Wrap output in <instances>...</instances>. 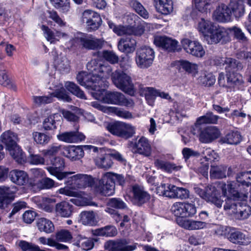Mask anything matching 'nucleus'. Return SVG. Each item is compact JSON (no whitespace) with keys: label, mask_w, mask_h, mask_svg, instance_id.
Instances as JSON below:
<instances>
[{"label":"nucleus","mask_w":251,"mask_h":251,"mask_svg":"<svg viewBox=\"0 0 251 251\" xmlns=\"http://www.w3.org/2000/svg\"><path fill=\"white\" fill-rule=\"evenodd\" d=\"M153 42L156 46L161 47L169 52H174L179 49L178 42L166 36H155Z\"/></svg>","instance_id":"18"},{"label":"nucleus","mask_w":251,"mask_h":251,"mask_svg":"<svg viewBox=\"0 0 251 251\" xmlns=\"http://www.w3.org/2000/svg\"><path fill=\"white\" fill-rule=\"evenodd\" d=\"M27 203L24 201H18L12 205V209L8 217L11 218L15 214L20 212L22 209L26 208Z\"/></svg>","instance_id":"56"},{"label":"nucleus","mask_w":251,"mask_h":251,"mask_svg":"<svg viewBox=\"0 0 251 251\" xmlns=\"http://www.w3.org/2000/svg\"><path fill=\"white\" fill-rule=\"evenodd\" d=\"M214 19L219 22L226 23L231 20V11L228 5L221 3L213 13Z\"/></svg>","instance_id":"22"},{"label":"nucleus","mask_w":251,"mask_h":251,"mask_svg":"<svg viewBox=\"0 0 251 251\" xmlns=\"http://www.w3.org/2000/svg\"><path fill=\"white\" fill-rule=\"evenodd\" d=\"M93 233L96 236L112 237L117 234V231L115 226L109 225L93 230Z\"/></svg>","instance_id":"39"},{"label":"nucleus","mask_w":251,"mask_h":251,"mask_svg":"<svg viewBox=\"0 0 251 251\" xmlns=\"http://www.w3.org/2000/svg\"><path fill=\"white\" fill-rule=\"evenodd\" d=\"M58 139L66 143H77L84 140L85 137L81 132L76 131L65 132L57 135Z\"/></svg>","instance_id":"25"},{"label":"nucleus","mask_w":251,"mask_h":251,"mask_svg":"<svg viewBox=\"0 0 251 251\" xmlns=\"http://www.w3.org/2000/svg\"><path fill=\"white\" fill-rule=\"evenodd\" d=\"M215 77L214 75L211 73L204 72L199 77V82L205 86H211L215 82Z\"/></svg>","instance_id":"50"},{"label":"nucleus","mask_w":251,"mask_h":251,"mask_svg":"<svg viewBox=\"0 0 251 251\" xmlns=\"http://www.w3.org/2000/svg\"><path fill=\"white\" fill-rule=\"evenodd\" d=\"M234 217L238 220L247 219L251 214V207L241 202L237 204V209H234L233 213Z\"/></svg>","instance_id":"31"},{"label":"nucleus","mask_w":251,"mask_h":251,"mask_svg":"<svg viewBox=\"0 0 251 251\" xmlns=\"http://www.w3.org/2000/svg\"><path fill=\"white\" fill-rule=\"evenodd\" d=\"M131 193L132 202L138 206L146 203L151 199V195L143 187L137 184L132 187Z\"/></svg>","instance_id":"16"},{"label":"nucleus","mask_w":251,"mask_h":251,"mask_svg":"<svg viewBox=\"0 0 251 251\" xmlns=\"http://www.w3.org/2000/svg\"><path fill=\"white\" fill-rule=\"evenodd\" d=\"M96 165L100 168L108 169L111 167L113 162L110 154H104L95 159Z\"/></svg>","instance_id":"37"},{"label":"nucleus","mask_w":251,"mask_h":251,"mask_svg":"<svg viewBox=\"0 0 251 251\" xmlns=\"http://www.w3.org/2000/svg\"><path fill=\"white\" fill-rule=\"evenodd\" d=\"M228 240L231 243L241 245H247L250 241L248 237L239 230L231 227L227 235Z\"/></svg>","instance_id":"24"},{"label":"nucleus","mask_w":251,"mask_h":251,"mask_svg":"<svg viewBox=\"0 0 251 251\" xmlns=\"http://www.w3.org/2000/svg\"><path fill=\"white\" fill-rule=\"evenodd\" d=\"M197 134L199 135L200 141L203 143H210L218 139L221 135V132L218 128L215 126H207L203 129H200Z\"/></svg>","instance_id":"13"},{"label":"nucleus","mask_w":251,"mask_h":251,"mask_svg":"<svg viewBox=\"0 0 251 251\" xmlns=\"http://www.w3.org/2000/svg\"><path fill=\"white\" fill-rule=\"evenodd\" d=\"M228 192L229 196L225 201L226 202L224 208L225 210H231V212L233 214L234 209H237V204H239L240 201L245 199L234 198L231 193L228 191Z\"/></svg>","instance_id":"44"},{"label":"nucleus","mask_w":251,"mask_h":251,"mask_svg":"<svg viewBox=\"0 0 251 251\" xmlns=\"http://www.w3.org/2000/svg\"><path fill=\"white\" fill-rule=\"evenodd\" d=\"M185 202H176L171 208L174 214L177 217L176 221L178 225L188 230H199L206 228L208 223L193 220L183 219L184 218V211Z\"/></svg>","instance_id":"3"},{"label":"nucleus","mask_w":251,"mask_h":251,"mask_svg":"<svg viewBox=\"0 0 251 251\" xmlns=\"http://www.w3.org/2000/svg\"><path fill=\"white\" fill-rule=\"evenodd\" d=\"M196 8L200 12H206L210 9L212 0H194Z\"/></svg>","instance_id":"53"},{"label":"nucleus","mask_w":251,"mask_h":251,"mask_svg":"<svg viewBox=\"0 0 251 251\" xmlns=\"http://www.w3.org/2000/svg\"><path fill=\"white\" fill-rule=\"evenodd\" d=\"M34 141L39 144H47L50 140V137L42 133L35 132L32 134Z\"/></svg>","instance_id":"60"},{"label":"nucleus","mask_w":251,"mask_h":251,"mask_svg":"<svg viewBox=\"0 0 251 251\" xmlns=\"http://www.w3.org/2000/svg\"><path fill=\"white\" fill-rule=\"evenodd\" d=\"M41 29L44 32L45 37L48 41L50 42V43H52L54 41V40L55 39V36L65 38L68 36L65 33L60 31H56V35H55L52 31H51L48 26L45 25H42Z\"/></svg>","instance_id":"47"},{"label":"nucleus","mask_w":251,"mask_h":251,"mask_svg":"<svg viewBox=\"0 0 251 251\" xmlns=\"http://www.w3.org/2000/svg\"><path fill=\"white\" fill-rule=\"evenodd\" d=\"M17 140V135L10 130L4 132L0 136V140L5 145L7 150L15 147Z\"/></svg>","instance_id":"27"},{"label":"nucleus","mask_w":251,"mask_h":251,"mask_svg":"<svg viewBox=\"0 0 251 251\" xmlns=\"http://www.w3.org/2000/svg\"><path fill=\"white\" fill-rule=\"evenodd\" d=\"M7 150L9 151L11 156L19 164H22L25 162V154L18 145Z\"/></svg>","instance_id":"43"},{"label":"nucleus","mask_w":251,"mask_h":251,"mask_svg":"<svg viewBox=\"0 0 251 251\" xmlns=\"http://www.w3.org/2000/svg\"><path fill=\"white\" fill-rule=\"evenodd\" d=\"M66 178L68 179L65 183L71 188L82 189L94 185L95 191L104 196H111L114 193L116 183L123 185L125 182L123 175L112 172L104 173L96 182L91 176L82 174L68 176Z\"/></svg>","instance_id":"1"},{"label":"nucleus","mask_w":251,"mask_h":251,"mask_svg":"<svg viewBox=\"0 0 251 251\" xmlns=\"http://www.w3.org/2000/svg\"><path fill=\"white\" fill-rule=\"evenodd\" d=\"M9 177L13 183L19 185H25L28 180V176L26 172L17 170L11 171L9 174Z\"/></svg>","instance_id":"29"},{"label":"nucleus","mask_w":251,"mask_h":251,"mask_svg":"<svg viewBox=\"0 0 251 251\" xmlns=\"http://www.w3.org/2000/svg\"><path fill=\"white\" fill-rule=\"evenodd\" d=\"M127 2L139 15L145 19L148 18L149 13L139 1L137 0H127Z\"/></svg>","instance_id":"42"},{"label":"nucleus","mask_w":251,"mask_h":251,"mask_svg":"<svg viewBox=\"0 0 251 251\" xmlns=\"http://www.w3.org/2000/svg\"><path fill=\"white\" fill-rule=\"evenodd\" d=\"M40 203L41 209L47 212H52L54 210V205L56 199L53 198L42 197Z\"/></svg>","instance_id":"45"},{"label":"nucleus","mask_w":251,"mask_h":251,"mask_svg":"<svg viewBox=\"0 0 251 251\" xmlns=\"http://www.w3.org/2000/svg\"><path fill=\"white\" fill-rule=\"evenodd\" d=\"M107 24L109 28L119 36H124L125 34H134L135 36H140L144 32V29L141 25L137 26H117L111 21H108Z\"/></svg>","instance_id":"14"},{"label":"nucleus","mask_w":251,"mask_h":251,"mask_svg":"<svg viewBox=\"0 0 251 251\" xmlns=\"http://www.w3.org/2000/svg\"><path fill=\"white\" fill-rule=\"evenodd\" d=\"M55 211L61 217H70L73 213V206L68 202L62 201L56 204Z\"/></svg>","instance_id":"30"},{"label":"nucleus","mask_w":251,"mask_h":251,"mask_svg":"<svg viewBox=\"0 0 251 251\" xmlns=\"http://www.w3.org/2000/svg\"><path fill=\"white\" fill-rule=\"evenodd\" d=\"M155 5L157 11L162 14L168 15L173 10L172 0H167L163 2L157 3Z\"/></svg>","instance_id":"46"},{"label":"nucleus","mask_w":251,"mask_h":251,"mask_svg":"<svg viewBox=\"0 0 251 251\" xmlns=\"http://www.w3.org/2000/svg\"><path fill=\"white\" fill-rule=\"evenodd\" d=\"M54 2V6L57 8H60L63 13L69 11L70 6L69 0H51Z\"/></svg>","instance_id":"58"},{"label":"nucleus","mask_w":251,"mask_h":251,"mask_svg":"<svg viewBox=\"0 0 251 251\" xmlns=\"http://www.w3.org/2000/svg\"><path fill=\"white\" fill-rule=\"evenodd\" d=\"M181 44L186 52L193 56L201 58L205 54L202 45L198 41L185 38L182 40Z\"/></svg>","instance_id":"15"},{"label":"nucleus","mask_w":251,"mask_h":251,"mask_svg":"<svg viewBox=\"0 0 251 251\" xmlns=\"http://www.w3.org/2000/svg\"><path fill=\"white\" fill-rule=\"evenodd\" d=\"M51 96H52V98L53 97H56L59 100H62L64 101L70 102L71 101V98L68 95L66 90L63 87L59 89L56 90L51 94Z\"/></svg>","instance_id":"54"},{"label":"nucleus","mask_w":251,"mask_h":251,"mask_svg":"<svg viewBox=\"0 0 251 251\" xmlns=\"http://www.w3.org/2000/svg\"><path fill=\"white\" fill-rule=\"evenodd\" d=\"M151 151V147L148 140L144 137H142L134 143L132 148L133 152L139 153L145 157L150 156Z\"/></svg>","instance_id":"23"},{"label":"nucleus","mask_w":251,"mask_h":251,"mask_svg":"<svg viewBox=\"0 0 251 251\" xmlns=\"http://www.w3.org/2000/svg\"><path fill=\"white\" fill-rule=\"evenodd\" d=\"M92 95L95 99L101 100L105 103L117 104L128 107H132L134 105L132 100L126 99L124 95L120 92H109L102 96L101 92H95L92 93Z\"/></svg>","instance_id":"4"},{"label":"nucleus","mask_w":251,"mask_h":251,"mask_svg":"<svg viewBox=\"0 0 251 251\" xmlns=\"http://www.w3.org/2000/svg\"><path fill=\"white\" fill-rule=\"evenodd\" d=\"M73 41L80 48L86 50H100L102 48L104 43L102 39L87 33L79 34L75 37Z\"/></svg>","instance_id":"5"},{"label":"nucleus","mask_w":251,"mask_h":251,"mask_svg":"<svg viewBox=\"0 0 251 251\" xmlns=\"http://www.w3.org/2000/svg\"><path fill=\"white\" fill-rule=\"evenodd\" d=\"M180 66L186 72L195 74L198 72V65L194 63H192L186 60H181L179 61Z\"/></svg>","instance_id":"52"},{"label":"nucleus","mask_w":251,"mask_h":251,"mask_svg":"<svg viewBox=\"0 0 251 251\" xmlns=\"http://www.w3.org/2000/svg\"><path fill=\"white\" fill-rule=\"evenodd\" d=\"M154 165L156 167L169 173L172 172L174 171L179 170L181 168L180 166H176L174 163L159 159L155 161Z\"/></svg>","instance_id":"41"},{"label":"nucleus","mask_w":251,"mask_h":251,"mask_svg":"<svg viewBox=\"0 0 251 251\" xmlns=\"http://www.w3.org/2000/svg\"><path fill=\"white\" fill-rule=\"evenodd\" d=\"M216 26V25L212 22L207 20H205L203 18H201L199 22L198 28L199 31L203 34L205 39L206 36L207 35H209Z\"/></svg>","instance_id":"34"},{"label":"nucleus","mask_w":251,"mask_h":251,"mask_svg":"<svg viewBox=\"0 0 251 251\" xmlns=\"http://www.w3.org/2000/svg\"><path fill=\"white\" fill-rule=\"evenodd\" d=\"M206 41L209 44H226L230 38L227 30L223 27H215L209 35L206 36Z\"/></svg>","instance_id":"11"},{"label":"nucleus","mask_w":251,"mask_h":251,"mask_svg":"<svg viewBox=\"0 0 251 251\" xmlns=\"http://www.w3.org/2000/svg\"><path fill=\"white\" fill-rule=\"evenodd\" d=\"M92 150L94 152L98 151V148L92 145L83 146H67L63 147L62 154L72 160H77L82 158L84 154V151Z\"/></svg>","instance_id":"10"},{"label":"nucleus","mask_w":251,"mask_h":251,"mask_svg":"<svg viewBox=\"0 0 251 251\" xmlns=\"http://www.w3.org/2000/svg\"><path fill=\"white\" fill-rule=\"evenodd\" d=\"M80 216V221L84 225L92 226L97 223L96 215L93 211H83Z\"/></svg>","instance_id":"40"},{"label":"nucleus","mask_w":251,"mask_h":251,"mask_svg":"<svg viewBox=\"0 0 251 251\" xmlns=\"http://www.w3.org/2000/svg\"><path fill=\"white\" fill-rule=\"evenodd\" d=\"M219 119V117L214 115L212 112H207L204 116H201L197 119L195 125L192 127L191 131L192 134H197L200 129L201 125L204 124H216Z\"/></svg>","instance_id":"21"},{"label":"nucleus","mask_w":251,"mask_h":251,"mask_svg":"<svg viewBox=\"0 0 251 251\" xmlns=\"http://www.w3.org/2000/svg\"><path fill=\"white\" fill-rule=\"evenodd\" d=\"M249 172H242L236 176V182L232 181L227 185L224 184L221 186L224 196L227 194L226 189L231 193L234 198L246 199L250 193L249 183Z\"/></svg>","instance_id":"2"},{"label":"nucleus","mask_w":251,"mask_h":251,"mask_svg":"<svg viewBox=\"0 0 251 251\" xmlns=\"http://www.w3.org/2000/svg\"><path fill=\"white\" fill-rule=\"evenodd\" d=\"M107 129L113 135L125 139L131 137L135 133L134 126L123 122L109 124Z\"/></svg>","instance_id":"9"},{"label":"nucleus","mask_w":251,"mask_h":251,"mask_svg":"<svg viewBox=\"0 0 251 251\" xmlns=\"http://www.w3.org/2000/svg\"><path fill=\"white\" fill-rule=\"evenodd\" d=\"M50 166L46 168L48 172L58 180H62L74 173L73 172H62L65 167L64 159L60 156L50 157Z\"/></svg>","instance_id":"7"},{"label":"nucleus","mask_w":251,"mask_h":251,"mask_svg":"<svg viewBox=\"0 0 251 251\" xmlns=\"http://www.w3.org/2000/svg\"><path fill=\"white\" fill-rule=\"evenodd\" d=\"M82 20L86 23L87 30L90 32L97 30L102 23L100 15L91 10H86L83 12Z\"/></svg>","instance_id":"12"},{"label":"nucleus","mask_w":251,"mask_h":251,"mask_svg":"<svg viewBox=\"0 0 251 251\" xmlns=\"http://www.w3.org/2000/svg\"><path fill=\"white\" fill-rule=\"evenodd\" d=\"M55 237L58 242H70L73 239V235L69 230L63 229L55 233Z\"/></svg>","instance_id":"48"},{"label":"nucleus","mask_w":251,"mask_h":251,"mask_svg":"<svg viewBox=\"0 0 251 251\" xmlns=\"http://www.w3.org/2000/svg\"><path fill=\"white\" fill-rule=\"evenodd\" d=\"M66 88L73 95L82 99H86L85 94L75 83L72 82H67L65 83Z\"/></svg>","instance_id":"49"},{"label":"nucleus","mask_w":251,"mask_h":251,"mask_svg":"<svg viewBox=\"0 0 251 251\" xmlns=\"http://www.w3.org/2000/svg\"><path fill=\"white\" fill-rule=\"evenodd\" d=\"M210 176L215 178H223L226 177V169L220 166H211L210 170Z\"/></svg>","instance_id":"51"},{"label":"nucleus","mask_w":251,"mask_h":251,"mask_svg":"<svg viewBox=\"0 0 251 251\" xmlns=\"http://www.w3.org/2000/svg\"><path fill=\"white\" fill-rule=\"evenodd\" d=\"M184 208V218L192 217L196 213V207L192 203L185 202Z\"/></svg>","instance_id":"64"},{"label":"nucleus","mask_w":251,"mask_h":251,"mask_svg":"<svg viewBox=\"0 0 251 251\" xmlns=\"http://www.w3.org/2000/svg\"><path fill=\"white\" fill-rule=\"evenodd\" d=\"M75 245L83 250L89 251L93 248L94 240L93 238H87L79 235L77 237Z\"/></svg>","instance_id":"38"},{"label":"nucleus","mask_w":251,"mask_h":251,"mask_svg":"<svg viewBox=\"0 0 251 251\" xmlns=\"http://www.w3.org/2000/svg\"><path fill=\"white\" fill-rule=\"evenodd\" d=\"M14 199V194L9 187L0 186V208L4 209Z\"/></svg>","instance_id":"26"},{"label":"nucleus","mask_w":251,"mask_h":251,"mask_svg":"<svg viewBox=\"0 0 251 251\" xmlns=\"http://www.w3.org/2000/svg\"><path fill=\"white\" fill-rule=\"evenodd\" d=\"M114 84L119 89L130 95H133L134 85L131 77L123 71L117 70L112 73Z\"/></svg>","instance_id":"6"},{"label":"nucleus","mask_w":251,"mask_h":251,"mask_svg":"<svg viewBox=\"0 0 251 251\" xmlns=\"http://www.w3.org/2000/svg\"><path fill=\"white\" fill-rule=\"evenodd\" d=\"M114 112L117 116L125 119L132 118V114L128 111L116 107H109V111Z\"/></svg>","instance_id":"63"},{"label":"nucleus","mask_w":251,"mask_h":251,"mask_svg":"<svg viewBox=\"0 0 251 251\" xmlns=\"http://www.w3.org/2000/svg\"><path fill=\"white\" fill-rule=\"evenodd\" d=\"M224 62L226 65L225 69L226 73H236L243 68L242 63L234 58H226Z\"/></svg>","instance_id":"36"},{"label":"nucleus","mask_w":251,"mask_h":251,"mask_svg":"<svg viewBox=\"0 0 251 251\" xmlns=\"http://www.w3.org/2000/svg\"><path fill=\"white\" fill-rule=\"evenodd\" d=\"M244 83L243 76L237 73H227V85L229 88H237L240 87Z\"/></svg>","instance_id":"35"},{"label":"nucleus","mask_w":251,"mask_h":251,"mask_svg":"<svg viewBox=\"0 0 251 251\" xmlns=\"http://www.w3.org/2000/svg\"><path fill=\"white\" fill-rule=\"evenodd\" d=\"M228 7L232 14L238 19L243 16L245 13V6L242 0H230Z\"/></svg>","instance_id":"28"},{"label":"nucleus","mask_w":251,"mask_h":251,"mask_svg":"<svg viewBox=\"0 0 251 251\" xmlns=\"http://www.w3.org/2000/svg\"><path fill=\"white\" fill-rule=\"evenodd\" d=\"M56 67L60 71L67 73L69 71V61L66 57H62L57 60Z\"/></svg>","instance_id":"61"},{"label":"nucleus","mask_w":251,"mask_h":251,"mask_svg":"<svg viewBox=\"0 0 251 251\" xmlns=\"http://www.w3.org/2000/svg\"><path fill=\"white\" fill-rule=\"evenodd\" d=\"M132 35L125 34L126 36L120 39L118 44V48L120 51L126 54L133 52L134 51L136 42L131 36Z\"/></svg>","instance_id":"20"},{"label":"nucleus","mask_w":251,"mask_h":251,"mask_svg":"<svg viewBox=\"0 0 251 251\" xmlns=\"http://www.w3.org/2000/svg\"><path fill=\"white\" fill-rule=\"evenodd\" d=\"M204 200L207 202L214 204L218 208H221L224 202L221 199L219 191L212 185H208L205 187Z\"/></svg>","instance_id":"19"},{"label":"nucleus","mask_w":251,"mask_h":251,"mask_svg":"<svg viewBox=\"0 0 251 251\" xmlns=\"http://www.w3.org/2000/svg\"><path fill=\"white\" fill-rule=\"evenodd\" d=\"M108 205L111 207L120 209H124L127 207L124 201L121 199L117 198L110 199L108 202Z\"/></svg>","instance_id":"55"},{"label":"nucleus","mask_w":251,"mask_h":251,"mask_svg":"<svg viewBox=\"0 0 251 251\" xmlns=\"http://www.w3.org/2000/svg\"><path fill=\"white\" fill-rule=\"evenodd\" d=\"M43 127L45 130H50L56 128V122L53 116H50L45 118L43 122Z\"/></svg>","instance_id":"59"},{"label":"nucleus","mask_w":251,"mask_h":251,"mask_svg":"<svg viewBox=\"0 0 251 251\" xmlns=\"http://www.w3.org/2000/svg\"><path fill=\"white\" fill-rule=\"evenodd\" d=\"M242 140L241 135L238 131H230L224 137L221 138L219 142L221 144L226 143L230 145H237Z\"/></svg>","instance_id":"33"},{"label":"nucleus","mask_w":251,"mask_h":251,"mask_svg":"<svg viewBox=\"0 0 251 251\" xmlns=\"http://www.w3.org/2000/svg\"><path fill=\"white\" fill-rule=\"evenodd\" d=\"M76 79L77 82L82 86H87L92 87L96 91H99V89H97L96 84L91 86L89 84H87L88 81V75H86L84 72H81L78 73L76 76Z\"/></svg>","instance_id":"62"},{"label":"nucleus","mask_w":251,"mask_h":251,"mask_svg":"<svg viewBox=\"0 0 251 251\" xmlns=\"http://www.w3.org/2000/svg\"><path fill=\"white\" fill-rule=\"evenodd\" d=\"M154 56V51L152 48L148 46H143L136 51V63L141 69L148 68L152 64Z\"/></svg>","instance_id":"8"},{"label":"nucleus","mask_w":251,"mask_h":251,"mask_svg":"<svg viewBox=\"0 0 251 251\" xmlns=\"http://www.w3.org/2000/svg\"><path fill=\"white\" fill-rule=\"evenodd\" d=\"M36 226L41 232L51 233L54 230V226L52 222L44 218L38 219L36 222Z\"/></svg>","instance_id":"32"},{"label":"nucleus","mask_w":251,"mask_h":251,"mask_svg":"<svg viewBox=\"0 0 251 251\" xmlns=\"http://www.w3.org/2000/svg\"><path fill=\"white\" fill-rule=\"evenodd\" d=\"M104 247L108 251H132L136 249V244L128 245L126 239L109 240L105 243Z\"/></svg>","instance_id":"17"},{"label":"nucleus","mask_w":251,"mask_h":251,"mask_svg":"<svg viewBox=\"0 0 251 251\" xmlns=\"http://www.w3.org/2000/svg\"><path fill=\"white\" fill-rule=\"evenodd\" d=\"M49 18L51 19L59 26L63 27L66 26V23L58 15L57 12L54 10H48Z\"/></svg>","instance_id":"57"}]
</instances>
